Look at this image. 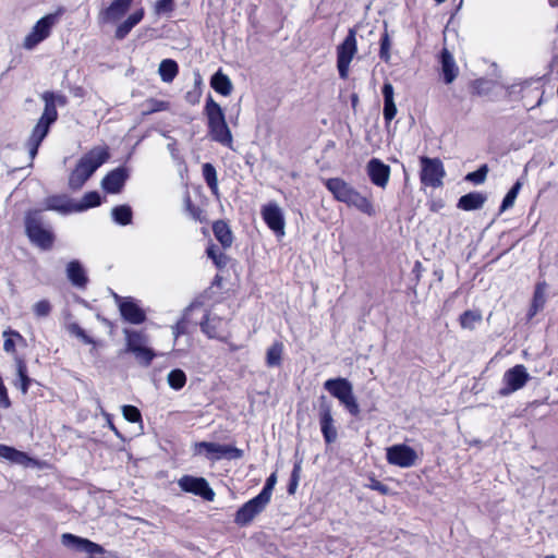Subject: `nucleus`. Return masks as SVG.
Listing matches in <instances>:
<instances>
[{
	"label": "nucleus",
	"mask_w": 558,
	"mask_h": 558,
	"mask_svg": "<svg viewBox=\"0 0 558 558\" xmlns=\"http://www.w3.org/2000/svg\"><path fill=\"white\" fill-rule=\"evenodd\" d=\"M165 109H167V104L165 101L151 99L147 102L148 112L161 111Z\"/></svg>",
	"instance_id": "nucleus-54"
},
{
	"label": "nucleus",
	"mask_w": 558,
	"mask_h": 558,
	"mask_svg": "<svg viewBox=\"0 0 558 558\" xmlns=\"http://www.w3.org/2000/svg\"><path fill=\"white\" fill-rule=\"evenodd\" d=\"M325 186L338 202L344 203L350 207H354L368 216L375 215V208L372 201L368 197L362 195L343 179H327L325 181Z\"/></svg>",
	"instance_id": "nucleus-1"
},
{
	"label": "nucleus",
	"mask_w": 558,
	"mask_h": 558,
	"mask_svg": "<svg viewBox=\"0 0 558 558\" xmlns=\"http://www.w3.org/2000/svg\"><path fill=\"white\" fill-rule=\"evenodd\" d=\"M178 63L172 59L162 60L158 68V73L161 77V81L165 83H171L178 75Z\"/></svg>",
	"instance_id": "nucleus-34"
},
{
	"label": "nucleus",
	"mask_w": 558,
	"mask_h": 558,
	"mask_svg": "<svg viewBox=\"0 0 558 558\" xmlns=\"http://www.w3.org/2000/svg\"><path fill=\"white\" fill-rule=\"evenodd\" d=\"M437 3H442L445 2L446 0H435Z\"/></svg>",
	"instance_id": "nucleus-64"
},
{
	"label": "nucleus",
	"mask_w": 558,
	"mask_h": 558,
	"mask_svg": "<svg viewBox=\"0 0 558 558\" xmlns=\"http://www.w3.org/2000/svg\"><path fill=\"white\" fill-rule=\"evenodd\" d=\"M530 379L531 376L526 367L522 364H517L505 372L499 395L501 397L510 396L511 393L522 389Z\"/></svg>",
	"instance_id": "nucleus-10"
},
{
	"label": "nucleus",
	"mask_w": 558,
	"mask_h": 558,
	"mask_svg": "<svg viewBox=\"0 0 558 558\" xmlns=\"http://www.w3.org/2000/svg\"><path fill=\"white\" fill-rule=\"evenodd\" d=\"M41 99L45 102L44 112L38 119L36 125L33 128L32 133L25 143L31 160L36 157L38 148L47 136L51 124L58 119L56 105L44 93L41 95Z\"/></svg>",
	"instance_id": "nucleus-3"
},
{
	"label": "nucleus",
	"mask_w": 558,
	"mask_h": 558,
	"mask_svg": "<svg viewBox=\"0 0 558 558\" xmlns=\"http://www.w3.org/2000/svg\"><path fill=\"white\" fill-rule=\"evenodd\" d=\"M44 94L56 105V107H63L68 104V98L63 94H58L53 92H45Z\"/></svg>",
	"instance_id": "nucleus-52"
},
{
	"label": "nucleus",
	"mask_w": 558,
	"mask_h": 558,
	"mask_svg": "<svg viewBox=\"0 0 558 558\" xmlns=\"http://www.w3.org/2000/svg\"><path fill=\"white\" fill-rule=\"evenodd\" d=\"M3 337H4L3 350L8 353L15 352L14 338L20 339V340L23 339L22 336L17 331H13V330H4Z\"/></svg>",
	"instance_id": "nucleus-44"
},
{
	"label": "nucleus",
	"mask_w": 558,
	"mask_h": 558,
	"mask_svg": "<svg viewBox=\"0 0 558 558\" xmlns=\"http://www.w3.org/2000/svg\"><path fill=\"white\" fill-rule=\"evenodd\" d=\"M66 277L76 288H85L88 282L86 271L78 260H71L66 265Z\"/></svg>",
	"instance_id": "nucleus-25"
},
{
	"label": "nucleus",
	"mask_w": 558,
	"mask_h": 558,
	"mask_svg": "<svg viewBox=\"0 0 558 558\" xmlns=\"http://www.w3.org/2000/svg\"><path fill=\"white\" fill-rule=\"evenodd\" d=\"M204 112L208 120L211 137L222 145L230 146L232 137L225 120V113L210 95L206 99Z\"/></svg>",
	"instance_id": "nucleus-5"
},
{
	"label": "nucleus",
	"mask_w": 558,
	"mask_h": 558,
	"mask_svg": "<svg viewBox=\"0 0 558 558\" xmlns=\"http://www.w3.org/2000/svg\"><path fill=\"white\" fill-rule=\"evenodd\" d=\"M282 343L276 342L271 347H269L266 354L267 365L270 367L279 366L282 359Z\"/></svg>",
	"instance_id": "nucleus-41"
},
{
	"label": "nucleus",
	"mask_w": 558,
	"mask_h": 558,
	"mask_svg": "<svg viewBox=\"0 0 558 558\" xmlns=\"http://www.w3.org/2000/svg\"><path fill=\"white\" fill-rule=\"evenodd\" d=\"M120 314L124 320L133 325H140L146 320V313L133 298L121 304Z\"/></svg>",
	"instance_id": "nucleus-22"
},
{
	"label": "nucleus",
	"mask_w": 558,
	"mask_h": 558,
	"mask_svg": "<svg viewBox=\"0 0 558 558\" xmlns=\"http://www.w3.org/2000/svg\"><path fill=\"white\" fill-rule=\"evenodd\" d=\"M387 461L399 468H411L417 460V453L411 447L400 444L387 448Z\"/></svg>",
	"instance_id": "nucleus-14"
},
{
	"label": "nucleus",
	"mask_w": 558,
	"mask_h": 558,
	"mask_svg": "<svg viewBox=\"0 0 558 558\" xmlns=\"http://www.w3.org/2000/svg\"><path fill=\"white\" fill-rule=\"evenodd\" d=\"M521 182L518 181L514 183V185L509 190V192L506 194L502 203H501V206H500V211H505L509 208H511L514 204V201L521 190Z\"/></svg>",
	"instance_id": "nucleus-43"
},
{
	"label": "nucleus",
	"mask_w": 558,
	"mask_h": 558,
	"mask_svg": "<svg viewBox=\"0 0 558 558\" xmlns=\"http://www.w3.org/2000/svg\"><path fill=\"white\" fill-rule=\"evenodd\" d=\"M390 46H391V44H390L389 35L387 33H385L380 39V51H379V56L384 61H389V59H390V52H389Z\"/></svg>",
	"instance_id": "nucleus-49"
},
{
	"label": "nucleus",
	"mask_w": 558,
	"mask_h": 558,
	"mask_svg": "<svg viewBox=\"0 0 558 558\" xmlns=\"http://www.w3.org/2000/svg\"><path fill=\"white\" fill-rule=\"evenodd\" d=\"M371 488L374 489V490H377L384 495H386L388 493V487L386 485H384L381 482L379 481H373L372 485H371Z\"/></svg>",
	"instance_id": "nucleus-56"
},
{
	"label": "nucleus",
	"mask_w": 558,
	"mask_h": 558,
	"mask_svg": "<svg viewBox=\"0 0 558 558\" xmlns=\"http://www.w3.org/2000/svg\"><path fill=\"white\" fill-rule=\"evenodd\" d=\"M357 100H359L357 95H353L352 96V105H353V107L356 105Z\"/></svg>",
	"instance_id": "nucleus-61"
},
{
	"label": "nucleus",
	"mask_w": 558,
	"mask_h": 558,
	"mask_svg": "<svg viewBox=\"0 0 558 558\" xmlns=\"http://www.w3.org/2000/svg\"><path fill=\"white\" fill-rule=\"evenodd\" d=\"M487 172L488 167L483 165L476 171L468 173L465 179L474 184H482L486 179Z\"/></svg>",
	"instance_id": "nucleus-46"
},
{
	"label": "nucleus",
	"mask_w": 558,
	"mask_h": 558,
	"mask_svg": "<svg viewBox=\"0 0 558 558\" xmlns=\"http://www.w3.org/2000/svg\"><path fill=\"white\" fill-rule=\"evenodd\" d=\"M276 481H277L276 475H275V474H271V475L267 478L266 484H265V486H264V488H263V492H266L269 496H271V494H272V489H274L275 484H276Z\"/></svg>",
	"instance_id": "nucleus-55"
},
{
	"label": "nucleus",
	"mask_w": 558,
	"mask_h": 558,
	"mask_svg": "<svg viewBox=\"0 0 558 558\" xmlns=\"http://www.w3.org/2000/svg\"><path fill=\"white\" fill-rule=\"evenodd\" d=\"M122 414H123V417L131 423H137V422L142 421L141 412L136 407L123 405Z\"/></svg>",
	"instance_id": "nucleus-47"
},
{
	"label": "nucleus",
	"mask_w": 558,
	"mask_h": 558,
	"mask_svg": "<svg viewBox=\"0 0 558 558\" xmlns=\"http://www.w3.org/2000/svg\"><path fill=\"white\" fill-rule=\"evenodd\" d=\"M113 299L119 307V311L121 310V304L124 302V301H129L131 296H126V298H123V296H120L119 294L117 293H113Z\"/></svg>",
	"instance_id": "nucleus-58"
},
{
	"label": "nucleus",
	"mask_w": 558,
	"mask_h": 558,
	"mask_svg": "<svg viewBox=\"0 0 558 558\" xmlns=\"http://www.w3.org/2000/svg\"><path fill=\"white\" fill-rule=\"evenodd\" d=\"M210 85L217 93L223 96H228L232 89L231 81L221 71H218L213 75Z\"/></svg>",
	"instance_id": "nucleus-35"
},
{
	"label": "nucleus",
	"mask_w": 558,
	"mask_h": 558,
	"mask_svg": "<svg viewBox=\"0 0 558 558\" xmlns=\"http://www.w3.org/2000/svg\"><path fill=\"white\" fill-rule=\"evenodd\" d=\"M203 177L213 194L218 196L217 171L211 163L206 162L203 165Z\"/></svg>",
	"instance_id": "nucleus-38"
},
{
	"label": "nucleus",
	"mask_w": 558,
	"mask_h": 558,
	"mask_svg": "<svg viewBox=\"0 0 558 558\" xmlns=\"http://www.w3.org/2000/svg\"><path fill=\"white\" fill-rule=\"evenodd\" d=\"M33 312L37 317H46L51 312V305L47 300L38 301L33 305Z\"/></svg>",
	"instance_id": "nucleus-48"
},
{
	"label": "nucleus",
	"mask_w": 558,
	"mask_h": 558,
	"mask_svg": "<svg viewBox=\"0 0 558 558\" xmlns=\"http://www.w3.org/2000/svg\"><path fill=\"white\" fill-rule=\"evenodd\" d=\"M544 558H556V556H554V555H547V556H545Z\"/></svg>",
	"instance_id": "nucleus-63"
},
{
	"label": "nucleus",
	"mask_w": 558,
	"mask_h": 558,
	"mask_svg": "<svg viewBox=\"0 0 558 558\" xmlns=\"http://www.w3.org/2000/svg\"><path fill=\"white\" fill-rule=\"evenodd\" d=\"M366 172L374 185L386 189L390 179V167L388 165L380 159L372 158L366 165Z\"/></svg>",
	"instance_id": "nucleus-18"
},
{
	"label": "nucleus",
	"mask_w": 558,
	"mask_h": 558,
	"mask_svg": "<svg viewBox=\"0 0 558 558\" xmlns=\"http://www.w3.org/2000/svg\"><path fill=\"white\" fill-rule=\"evenodd\" d=\"M546 302V283L539 282L536 284L531 307L527 313V318L532 319L541 310H543Z\"/></svg>",
	"instance_id": "nucleus-31"
},
{
	"label": "nucleus",
	"mask_w": 558,
	"mask_h": 558,
	"mask_svg": "<svg viewBox=\"0 0 558 558\" xmlns=\"http://www.w3.org/2000/svg\"><path fill=\"white\" fill-rule=\"evenodd\" d=\"M486 201V196L482 193L473 192L463 195L458 202V207L463 210L480 209Z\"/></svg>",
	"instance_id": "nucleus-32"
},
{
	"label": "nucleus",
	"mask_w": 558,
	"mask_h": 558,
	"mask_svg": "<svg viewBox=\"0 0 558 558\" xmlns=\"http://www.w3.org/2000/svg\"><path fill=\"white\" fill-rule=\"evenodd\" d=\"M551 7L558 8V0H548Z\"/></svg>",
	"instance_id": "nucleus-60"
},
{
	"label": "nucleus",
	"mask_w": 558,
	"mask_h": 558,
	"mask_svg": "<svg viewBox=\"0 0 558 558\" xmlns=\"http://www.w3.org/2000/svg\"><path fill=\"white\" fill-rule=\"evenodd\" d=\"M56 23V15L48 14L41 17L32 28L31 33L25 37L23 47L27 50H32L39 43L45 40L51 32L52 26Z\"/></svg>",
	"instance_id": "nucleus-13"
},
{
	"label": "nucleus",
	"mask_w": 558,
	"mask_h": 558,
	"mask_svg": "<svg viewBox=\"0 0 558 558\" xmlns=\"http://www.w3.org/2000/svg\"><path fill=\"white\" fill-rule=\"evenodd\" d=\"M61 543L68 548H73L87 554H101L104 551V548L100 545L71 533H63L61 535Z\"/></svg>",
	"instance_id": "nucleus-20"
},
{
	"label": "nucleus",
	"mask_w": 558,
	"mask_h": 558,
	"mask_svg": "<svg viewBox=\"0 0 558 558\" xmlns=\"http://www.w3.org/2000/svg\"><path fill=\"white\" fill-rule=\"evenodd\" d=\"M45 208L62 215L76 213L75 202L66 195H53L47 197L45 201Z\"/></svg>",
	"instance_id": "nucleus-23"
},
{
	"label": "nucleus",
	"mask_w": 558,
	"mask_h": 558,
	"mask_svg": "<svg viewBox=\"0 0 558 558\" xmlns=\"http://www.w3.org/2000/svg\"><path fill=\"white\" fill-rule=\"evenodd\" d=\"M125 351L132 353L142 366H149L156 353L149 348V338L143 331L124 329Z\"/></svg>",
	"instance_id": "nucleus-6"
},
{
	"label": "nucleus",
	"mask_w": 558,
	"mask_h": 558,
	"mask_svg": "<svg viewBox=\"0 0 558 558\" xmlns=\"http://www.w3.org/2000/svg\"><path fill=\"white\" fill-rule=\"evenodd\" d=\"M214 233H215V236L216 239L225 246H230L231 243H232V234H231V231L229 229V227L227 226V223H225L223 221H217L214 223Z\"/></svg>",
	"instance_id": "nucleus-37"
},
{
	"label": "nucleus",
	"mask_w": 558,
	"mask_h": 558,
	"mask_svg": "<svg viewBox=\"0 0 558 558\" xmlns=\"http://www.w3.org/2000/svg\"><path fill=\"white\" fill-rule=\"evenodd\" d=\"M173 10V0H158L155 3V11L157 14L169 13Z\"/></svg>",
	"instance_id": "nucleus-50"
},
{
	"label": "nucleus",
	"mask_w": 558,
	"mask_h": 558,
	"mask_svg": "<svg viewBox=\"0 0 558 558\" xmlns=\"http://www.w3.org/2000/svg\"><path fill=\"white\" fill-rule=\"evenodd\" d=\"M101 204V196L98 192L92 191L86 193L80 202H75L76 213L87 210L89 208L99 206Z\"/></svg>",
	"instance_id": "nucleus-36"
},
{
	"label": "nucleus",
	"mask_w": 558,
	"mask_h": 558,
	"mask_svg": "<svg viewBox=\"0 0 558 558\" xmlns=\"http://www.w3.org/2000/svg\"><path fill=\"white\" fill-rule=\"evenodd\" d=\"M113 220L121 226L130 225L132 221V209L128 205H120L112 208Z\"/></svg>",
	"instance_id": "nucleus-39"
},
{
	"label": "nucleus",
	"mask_w": 558,
	"mask_h": 558,
	"mask_svg": "<svg viewBox=\"0 0 558 558\" xmlns=\"http://www.w3.org/2000/svg\"><path fill=\"white\" fill-rule=\"evenodd\" d=\"M25 230L29 241L41 250H50L54 242L51 227L43 220L39 211L28 213L25 218Z\"/></svg>",
	"instance_id": "nucleus-4"
},
{
	"label": "nucleus",
	"mask_w": 558,
	"mask_h": 558,
	"mask_svg": "<svg viewBox=\"0 0 558 558\" xmlns=\"http://www.w3.org/2000/svg\"><path fill=\"white\" fill-rule=\"evenodd\" d=\"M440 63L446 84L452 83L456 80L459 70L453 59V56L449 52L447 48H444L441 51Z\"/></svg>",
	"instance_id": "nucleus-26"
},
{
	"label": "nucleus",
	"mask_w": 558,
	"mask_h": 558,
	"mask_svg": "<svg viewBox=\"0 0 558 558\" xmlns=\"http://www.w3.org/2000/svg\"><path fill=\"white\" fill-rule=\"evenodd\" d=\"M262 217L268 228L278 236L286 234V220L282 209L276 203H268L262 208Z\"/></svg>",
	"instance_id": "nucleus-15"
},
{
	"label": "nucleus",
	"mask_w": 558,
	"mask_h": 558,
	"mask_svg": "<svg viewBox=\"0 0 558 558\" xmlns=\"http://www.w3.org/2000/svg\"><path fill=\"white\" fill-rule=\"evenodd\" d=\"M223 322L221 318L213 315L211 313L207 314L205 319L201 323V328L204 333H206L209 338H219L221 335Z\"/></svg>",
	"instance_id": "nucleus-30"
},
{
	"label": "nucleus",
	"mask_w": 558,
	"mask_h": 558,
	"mask_svg": "<svg viewBox=\"0 0 558 558\" xmlns=\"http://www.w3.org/2000/svg\"><path fill=\"white\" fill-rule=\"evenodd\" d=\"M270 498L271 496L262 490L255 498L246 501V523L266 508Z\"/></svg>",
	"instance_id": "nucleus-28"
},
{
	"label": "nucleus",
	"mask_w": 558,
	"mask_h": 558,
	"mask_svg": "<svg viewBox=\"0 0 558 558\" xmlns=\"http://www.w3.org/2000/svg\"><path fill=\"white\" fill-rule=\"evenodd\" d=\"M109 158L106 147L97 146L86 153L76 163L69 177V187L80 190L94 172Z\"/></svg>",
	"instance_id": "nucleus-2"
},
{
	"label": "nucleus",
	"mask_w": 558,
	"mask_h": 558,
	"mask_svg": "<svg viewBox=\"0 0 558 558\" xmlns=\"http://www.w3.org/2000/svg\"><path fill=\"white\" fill-rule=\"evenodd\" d=\"M128 179V171L124 168H117L110 171L101 181V187L110 194L119 193Z\"/></svg>",
	"instance_id": "nucleus-21"
},
{
	"label": "nucleus",
	"mask_w": 558,
	"mask_h": 558,
	"mask_svg": "<svg viewBox=\"0 0 558 558\" xmlns=\"http://www.w3.org/2000/svg\"><path fill=\"white\" fill-rule=\"evenodd\" d=\"M383 96H384V119L386 124H389L397 114V106L395 104V89L390 82H385L383 86Z\"/></svg>",
	"instance_id": "nucleus-24"
},
{
	"label": "nucleus",
	"mask_w": 558,
	"mask_h": 558,
	"mask_svg": "<svg viewBox=\"0 0 558 558\" xmlns=\"http://www.w3.org/2000/svg\"><path fill=\"white\" fill-rule=\"evenodd\" d=\"M357 52L356 34L353 28L349 29V33L344 40L337 47V68L339 76L343 80L349 76L350 63Z\"/></svg>",
	"instance_id": "nucleus-9"
},
{
	"label": "nucleus",
	"mask_w": 558,
	"mask_h": 558,
	"mask_svg": "<svg viewBox=\"0 0 558 558\" xmlns=\"http://www.w3.org/2000/svg\"><path fill=\"white\" fill-rule=\"evenodd\" d=\"M16 374L17 381H15V386L20 388L23 395H26L32 383V379L27 375V366L24 360L16 357Z\"/></svg>",
	"instance_id": "nucleus-33"
},
{
	"label": "nucleus",
	"mask_w": 558,
	"mask_h": 558,
	"mask_svg": "<svg viewBox=\"0 0 558 558\" xmlns=\"http://www.w3.org/2000/svg\"><path fill=\"white\" fill-rule=\"evenodd\" d=\"M168 147H169V149L171 150V154L173 155V153H174V148H173V146H172L171 144H169V145H168Z\"/></svg>",
	"instance_id": "nucleus-62"
},
{
	"label": "nucleus",
	"mask_w": 558,
	"mask_h": 558,
	"mask_svg": "<svg viewBox=\"0 0 558 558\" xmlns=\"http://www.w3.org/2000/svg\"><path fill=\"white\" fill-rule=\"evenodd\" d=\"M194 454L204 457L210 461H218L221 459L240 458L242 451L230 445L201 441L194 445Z\"/></svg>",
	"instance_id": "nucleus-8"
},
{
	"label": "nucleus",
	"mask_w": 558,
	"mask_h": 558,
	"mask_svg": "<svg viewBox=\"0 0 558 558\" xmlns=\"http://www.w3.org/2000/svg\"><path fill=\"white\" fill-rule=\"evenodd\" d=\"M178 485L182 490L201 496L208 501H211L215 497L214 490L204 477L184 475L178 481Z\"/></svg>",
	"instance_id": "nucleus-16"
},
{
	"label": "nucleus",
	"mask_w": 558,
	"mask_h": 558,
	"mask_svg": "<svg viewBox=\"0 0 558 558\" xmlns=\"http://www.w3.org/2000/svg\"><path fill=\"white\" fill-rule=\"evenodd\" d=\"M422 171L421 181L424 185L438 187L442 184L445 170L439 159L428 157L421 158Z\"/></svg>",
	"instance_id": "nucleus-12"
},
{
	"label": "nucleus",
	"mask_w": 558,
	"mask_h": 558,
	"mask_svg": "<svg viewBox=\"0 0 558 558\" xmlns=\"http://www.w3.org/2000/svg\"><path fill=\"white\" fill-rule=\"evenodd\" d=\"M70 329V332L74 336H76L77 338L82 339L85 343H93V340L90 337H88L85 331L77 325V324H72L70 325L69 327Z\"/></svg>",
	"instance_id": "nucleus-53"
},
{
	"label": "nucleus",
	"mask_w": 558,
	"mask_h": 558,
	"mask_svg": "<svg viewBox=\"0 0 558 558\" xmlns=\"http://www.w3.org/2000/svg\"><path fill=\"white\" fill-rule=\"evenodd\" d=\"M133 0H113L109 7L98 14L99 24H112L120 21L129 11Z\"/></svg>",
	"instance_id": "nucleus-17"
},
{
	"label": "nucleus",
	"mask_w": 558,
	"mask_h": 558,
	"mask_svg": "<svg viewBox=\"0 0 558 558\" xmlns=\"http://www.w3.org/2000/svg\"><path fill=\"white\" fill-rule=\"evenodd\" d=\"M481 322H482V314L480 311H465L460 316V325L464 329L472 330Z\"/></svg>",
	"instance_id": "nucleus-40"
},
{
	"label": "nucleus",
	"mask_w": 558,
	"mask_h": 558,
	"mask_svg": "<svg viewBox=\"0 0 558 558\" xmlns=\"http://www.w3.org/2000/svg\"><path fill=\"white\" fill-rule=\"evenodd\" d=\"M61 543L68 548H73L87 554H101L104 551V548L100 545L71 533H63L61 535Z\"/></svg>",
	"instance_id": "nucleus-19"
},
{
	"label": "nucleus",
	"mask_w": 558,
	"mask_h": 558,
	"mask_svg": "<svg viewBox=\"0 0 558 558\" xmlns=\"http://www.w3.org/2000/svg\"><path fill=\"white\" fill-rule=\"evenodd\" d=\"M183 332H184V326H183L182 322L178 323L175 326L172 327V333L174 336V339H177Z\"/></svg>",
	"instance_id": "nucleus-57"
},
{
	"label": "nucleus",
	"mask_w": 558,
	"mask_h": 558,
	"mask_svg": "<svg viewBox=\"0 0 558 558\" xmlns=\"http://www.w3.org/2000/svg\"><path fill=\"white\" fill-rule=\"evenodd\" d=\"M236 522L240 524L244 523V506L240 507L236 511Z\"/></svg>",
	"instance_id": "nucleus-59"
},
{
	"label": "nucleus",
	"mask_w": 558,
	"mask_h": 558,
	"mask_svg": "<svg viewBox=\"0 0 558 558\" xmlns=\"http://www.w3.org/2000/svg\"><path fill=\"white\" fill-rule=\"evenodd\" d=\"M300 472H301V462H298L294 464V468H293V471L291 474V482H290L289 489H288L290 494H293L298 486L299 478H300Z\"/></svg>",
	"instance_id": "nucleus-51"
},
{
	"label": "nucleus",
	"mask_w": 558,
	"mask_h": 558,
	"mask_svg": "<svg viewBox=\"0 0 558 558\" xmlns=\"http://www.w3.org/2000/svg\"><path fill=\"white\" fill-rule=\"evenodd\" d=\"M0 458L24 466L33 461L25 452L2 444H0Z\"/></svg>",
	"instance_id": "nucleus-29"
},
{
	"label": "nucleus",
	"mask_w": 558,
	"mask_h": 558,
	"mask_svg": "<svg viewBox=\"0 0 558 558\" xmlns=\"http://www.w3.org/2000/svg\"><path fill=\"white\" fill-rule=\"evenodd\" d=\"M318 418L326 444L335 442L338 438V430L332 415V404L325 396L319 398Z\"/></svg>",
	"instance_id": "nucleus-11"
},
{
	"label": "nucleus",
	"mask_w": 558,
	"mask_h": 558,
	"mask_svg": "<svg viewBox=\"0 0 558 558\" xmlns=\"http://www.w3.org/2000/svg\"><path fill=\"white\" fill-rule=\"evenodd\" d=\"M167 383L174 390L182 389L186 384V375L180 369H172L167 376Z\"/></svg>",
	"instance_id": "nucleus-42"
},
{
	"label": "nucleus",
	"mask_w": 558,
	"mask_h": 558,
	"mask_svg": "<svg viewBox=\"0 0 558 558\" xmlns=\"http://www.w3.org/2000/svg\"><path fill=\"white\" fill-rule=\"evenodd\" d=\"M206 253L207 256L214 260L217 267L221 268L226 266L227 257L220 252L219 247L210 245Z\"/></svg>",
	"instance_id": "nucleus-45"
},
{
	"label": "nucleus",
	"mask_w": 558,
	"mask_h": 558,
	"mask_svg": "<svg viewBox=\"0 0 558 558\" xmlns=\"http://www.w3.org/2000/svg\"><path fill=\"white\" fill-rule=\"evenodd\" d=\"M324 388L345 408L353 416L361 412L357 400L353 393V385L347 378H331L324 383Z\"/></svg>",
	"instance_id": "nucleus-7"
},
{
	"label": "nucleus",
	"mask_w": 558,
	"mask_h": 558,
	"mask_svg": "<svg viewBox=\"0 0 558 558\" xmlns=\"http://www.w3.org/2000/svg\"><path fill=\"white\" fill-rule=\"evenodd\" d=\"M144 17V9H138L130 14L126 20L120 23L114 33V37L119 40L124 39L134 26H136Z\"/></svg>",
	"instance_id": "nucleus-27"
}]
</instances>
